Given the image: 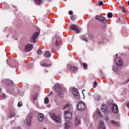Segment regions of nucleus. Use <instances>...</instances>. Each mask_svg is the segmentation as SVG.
Returning a JSON list of instances; mask_svg holds the SVG:
<instances>
[{"label": "nucleus", "instance_id": "1", "mask_svg": "<svg viewBox=\"0 0 129 129\" xmlns=\"http://www.w3.org/2000/svg\"><path fill=\"white\" fill-rule=\"evenodd\" d=\"M86 106H85V103L83 101H80L79 103L77 104V108L78 110H80V111H83V110H85V108Z\"/></svg>", "mask_w": 129, "mask_h": 129}, {"label": "nucleus", "instance_id": "2", "mask_svg": "<svg viewBox=\"0 0 129 129\" xmlns=\"http://www.w3.org/2000/svg\"><path fill=\"white\" fill-rule=\"evenodd\" d=\"M115 63L118 67H122L123 66V61L121 57H117L115 59Z\"/></svg>", "mask_w": 129, "mask_h": 129}, {"label": "nucleus", "instance_id": "3", "mask_svg": "<svg viewBox=\"0 0 129 129\" xmlns=\"http://www.w3.org/2000/svg\"><path fill=\"white\" fill-rule=\"evenodd\" d=\"M72 112L69 111H64V116L67 121H69L72 118Z\"/></svg>", "mask_w": 129, "mask_h": 129}, {"label": "nucleus", "instance_id": "4", "mask_svg": "<svg viewBox=\"0 0 129 129\" xmlns=\"http://www.w3.org/2000/svg\"><path fill=\"white\" fill-rule=\"evenodd\" d=\"M50 116L55 122H61V117L60 116H56L55 114L52 113L50 115Z\"/></svg>", "mask_w": 129, "mask_h": 129}, {"label": "nucleus", "instance_id": "5", "mask_svg": "<svg viewBox=\"0 0 129 129\" xmlns=\"http://www.w3.org/2000/svg\"><path fill=\"white\" fill-rule=\"evenodd\" d=\"M72 91L77 99H80V94L76 88H73Z\"/></svg>", "mask_w": 129, "mask_h": 129}, {"label": "nucleus", "instance_id": "6", "mask_svg": "<svg viewBox=\"0 0 129 129\" xmlns=\"http://www.w3.org/2000/svg\"><path fill=\"white\" fill-rule=\"evenodd\" d=\"M96 20H97L98 21H100V22H102V23H106V19L105 17H101L99 15H97L95 17Z\"/></svg>", "mask_w": 129, "mask_h": 129}, {"label": "nucleus", "instance_id": "7", "mask_svg": "<svg viewBox=\"0 0 129 129\" xmlns=\"http://www.w3.org/2000/svg\"><path fill=\"white\" fill-rule=\"evenodd\" d=\"M38 37V32H35L32 37L30 39V41L31 43H35L36 42V40L37 39V38Z\"/></svg>", "mask_w": 129, "mask_h": 129}, {"label": "nucleus", "instance_id": "8", "mask_svg": "<svg viewBox=\"0 0 129 129\" xmlns=\"http://www.w3.org/2000/svg\"><path fill=\"white\" fill-rule=\"evenodd\" d=\"M33 118V115H29L26 117V122L29 126L31 125V122H32V119Z\"/></svg>", "mask_w": 129, "mask_h": 129}, {"label": "nucleus", "instance_id": "9", "mask_svg": "<svg viewBox=\"0 0 129 129\" xmlns=\"http://www.w3.org/2000/svg\"><path fill=\"white\" fill-rule=\"evenodd\" d=\"M33 49V44H28L25 46V50L26 52H30Z\"/></svg>", "mask_w": 129, "mask_h": 129}, {"label": "nucleus", "instance_id": "10", "mask_svg": "<svg viewBox=\"0 0 129 129\" xmlns=\"http://www.w3.org/2000/svg\"><path fill=\"white\" fill-rule=\"evenodd\" d=\"M71 29L74 31L76 33H79V29L77 27V26L75 24H73L71 25Z\"/></svg>", "mask_w": 129, "mask_h": 129}, {"label": "nucleus", "instance_id": "11", "mask_svg": "<svg viewBox=\"0 0 129 129\" xmlns=\"http://www.w3.org/2000/svg\"><path fill=\"white\" fill-rule=\"evenodd\" d=\"M38 120L40 122H42L45 119V115L43 113H39L38 116Z\"/></svg>", "mask_w": 129, "mask_h": 129}, {"label": "nucleus", "instance_id": "12", "mask_svg": "<svg viewBox=\"0 0 129 129\" xmlns=\"http://www.w3.org/2000/svg\"><path fill=\"white\" fill-rule=\"evenodd\" d=\"M112 111L113 113H118V107L116 104H113L112 106Z\"/></svg>", "mask_w": 129, "mask_h": 129}, {"label": "nucleus", "instance_id": "13", "mask_svg": "<svg viewBox=\"0 0 129 129\" xmlns=\"http://www.w3.org/2000/svg\"><path fill=\"white\" fill-rule=\"evenodd\" d=\"M101 110L103 112H107V111H108V108H107V106H106V105H102L101 106Z\"/></svg>", "mask_w": 129, "mask_h": 129}, {"label": "nucleus", "instance_id": "14", "mask_svg": "<svg viewBox=\"0 0 129 129\" xmlns=\"http://www.w3.org/2000/svg\"><path fill=\"white\" fill-rule=\"evenodd\" d=\"M57 93L59 97H64V93L63 92V90H62V89H58V91H57Z\"/></svg>", "mask_w": 129, "mask_h": 129}, {"label": "nucleus", "instance_id": "15", "mask_svg": "<svg viewBox=\"0 0 129 129\" xmlns=\"http://www.w3.org/2000/svg\"><path fill=\"white\" fill-rule=\"evenodd\" d=\"M98 129H105V125H104L103 121H100L99 124L98 126Z\"/></svg>", "mask_w": 129, "mask_h": 129}, {"label": "nucleus", "instance_id": "16", "mask_svg": "<svg viewBox=\"0 0 129 129\" xmlns=\"http://www.w3.org/2000/svg\"><path fill=\"white\" fill-rule=\"evenodd\" d=\"M68 68L71 71H75V70H77V68L76 67H73L70 64L68 65Z\"/></svg>", "mask_w": 129, "mask_h": 129}, {"label": "nucleus", "instance_id": "17", "mask_svg": "<svg viewBox=\"0 0 129 129\" xmlns=\"http://www.w3.org/2000/svg\"><path fill=\"white\" fill-rule=\"evenodd\" d=\"M81 122L80 121V118L78 117H77L75 120V125L77 126L78 125H80Z\"/></svg>", "mask_w": 129, "mask_h": 129}, {"label": "nucleus", "instance_id": "18", "mask_svg": "<svg viewBox=\"0 0 129 129\" xmlns=\"http://www.w3.org/2000/svg\"><path fill=\"white\" fill-rule=\"evenodd\" d=\"M44 56L46 58H50L51 57V52L49 51H46L44 53Z\"/></svg>", "mask_w": 129, "mask_h": 129}, {"label": "nucleus", "instance_id": "19", "mask_svg": "<svg viewBox=\"0 0 129 129\" xmlns=\"http://www.w3.org/2000/svg\"><path fill=\"white\" fill-rule=\"evenodd\" d=\"M70 125H71V122L70 121L64 123V128L68 129L70 127Z\"/></svg>", "mask_w": 129, "mask_h": 129}, {"label": "nucleus", "instance_id": "20", "mask_svg": "<svg viewBox=\"0 0 129 129\" xmlns=\"http://www.w3.org/2000/svg\"><path fill=\"white\" fill-rule=\"evenodd\" d=\"M16 116V113L15 112H11L9 114V117L12 118Z\"/></svg>", "mask_w": 129, "mask_h": 129}, {"label": "nucleus", "instance_id": "21", "mask_svg": "<svg viewBox=\"0 0 129 129\" xmlns=\"http://www.w3.org/2000/svg\"><path fill=\"white\" fill-rule=\"evenodd\" d=\"M63 109H67L68 110H70V109H71V105H70V104H67L66 106L63 107Z\"/></svg>", "mask_w": 129, "mask_h": 129}, {"label": "nucleus", "instance_id": "22", "mask_svg": "<svg viewBox=\"0 0 129 129\" xmlns=\"http://www.w3.org/2000/svg\"><path fill=\"white\" fill-rule=\"evenodd\" d=\"M111 123H112V124H113V125H116L117 126H119V123H118V122H116L113 120H112L111 121Z\"/></svg>", "mask_w": 129, "mask_h": 129}, {"label": "nucleus", "instance_id": "23", "mask_svg": "<svg viewBox=\"0 0 129 129\" xmlns=\"http://www.w3.org/2000/svg\"><path fill=\"white\" fill-rule=\"evenodd\" d=\"M40 65L43 67H49V66H51L50 64H47L46 63H44V62H43L42 61L40 62Z\"/></svg>", "mask_w": 129, "mask_h": 129}, {"label": "nucleus", "instance_id": "24", "mask_svg": "<svg viewBox=\"0 0 129 129\" xmlns=\"http://www.w3.org/2000/svg\"><path fill=\"white\" fill-rule=\"evenodd\" d=\"M36 5H41L42 4V0H34Z\"/></svg>", "mask_w": 129, "mask_h": 129}, {"label": "nucleus", "instance_id": "25", "mask_svg": "<svg viewBox=\"0 0 129 129\" xmlns=\"http://www.w3.org/2000/svg\"><path fill=\"white\" fill-rule=\"evenodd\" d=\"M100 99H101V98H100V96H99V95H97L95 97V100L97 101H99Z\"/></svg>", "mask_w": 129, "mask_h": 129}, {"label": "nucleus", "instance_id": "26", "mask_svg": "<svg viewBox=\"0 0 129 129\" xmlns=\"http://www.w3.org/2000/svg\"><path fill=\"white\" fill-rule=\"evenodd\" d=\"M44 103L45 104H48L49 103V98L46 97L44 99Z\"/></svg>", "mask_w": 129, "mask_h": 129}, {"label": "nucleus", "instance_id": "27", "mask_svg": "<svg viewBox=\"0 0 129 129\" xmlns=\"http://www.w3.org/2000/svg\"><path fill=\"white\" fill-rule=\"evenodd\" d=\"M37 53L38 55H42L43 54V51H42L41 49H39L37 50Z\"/></svg>", "mask_w": 129, "mask_h": 129}, {"label": "nucleus", "instance_id": "28", "mask_svg": "<svg viewBox=\"0 0 129 129\" xmlns=\"http://www.w3.org/2000/svg\"><path fill=\"white\" fill-rule=\"evenodd\" d=\"M107 16L108 18H112V13H108L107 14Z\"/></svg>", "mask_w": 129, "mask_h": 129}, {"label": "nucleus", "instance_id": "29", "mask_svg": "<svg viewBox=\"0 0 129 129\" xmlns=\"http://www.w3.org/2000/svg\"><path fill=\"white\" fill-rule=\"evenodd\" d=\"M112 70L114 72H116V71H117V69L116 68V67L115 66H113Z\"/></svg>", "mask_w": 129, "mask_h": 129}, {"label": "nucleus", "instance_id": "30", "mask_svg": "<svg viewBox=\"0 0 129 129\" xmlns=\"http://www.w3.org/2000/svg\"><path fill=\"white\" fill-rule=\"evenodd\" d=\"M96 86H97V82L95 81L93 84V87L96 88Z\"/></svg>", "mask_w": 129, "mask_h": 129}, {"label": "nucleus", "instance_id": "31", "mask_svg": "<svg viewBox=\"0 0 129 129\" xmlns=\"http://www.w3.org/2000/svg\"><path fill=\"white\" fill-rule=\"evenodd\" d=\"M23 105V103L22 102H19L18 104V107H21Z\"/></svg>", "mask_w": 129, "mask_h": 129}, {"label": "nucleus", "instance_id": "32", "mask_svg": "<svg viewBox=\"0 0 129 129\" xmlns=\"http://www.w3.org/2000/svg\"><path fill=\"white\" fill-rule=\"evenodd\" d=\"M83 65L84 69H86V68H87V64L86 63H83Z\"/></svg>", "mask_w": 129, "mask_h": 129}, {"label": "nucleus", "instance_id": "33", "mask_svg": "<svg viewBox=\"0 0 129 129\" xmlns=\"http://www.w3.org/2000/svg\"><path fill=\"white\" fill-rule=\"evenodd\" d=\"M96 112H97L98 115H99L100 116V115H101V113L100 112V111H99V110H97Z\"/></svg>", "mask_w": 129, "mask_h": 129}, {"label": "nucleus", "instance_id": "34", "mask_svg": "<svg viewBox=\"0 0 129 129\" xmlns=\"http://www.w3.org/2000/svg\"><path fill=\"white\" fill-rule=\"evenodd\" d=\"M19 95H21L22 96H23V95H24V94H25V93H24V92H23V91H20L19 92Z\"/></svg>", "mask_w": 129, "mask_h": 129}, {"label": "nucleus", "instance_id": "35", "mask_svg": "<svg viewBox=\"0 0 129 129\" xmlns=\"http://www.w3.org/2000/svg\"><path fill=\"white\" fill-rule=\"evenodd\" d=\"M0 97L2 98H6V95L5 94H2V95H0Z\"/></svg>", "mask_w": 129, "mask_h": 129}, {"label": "nucleus", "instance_id": "36", "mask_svg": "<svg viewBox=\"0 0 129 129\" xmlns=\"http://www.w3.org/2000/svg\"><path fill=\"white\" fill-rule=\"evenodd\" d=\"M81 39L82 40H83L84 41H85L86 38L85 37V36H84V35H83L81 37Z\"/></svg>", "mask_w": 129, "mask_h": 129}, {"label": "nucleus", "instance_id": "37", "mask_svg": "<svg viewBox=\"0 0 129 129\" xmlns=\"http://www.w3.org/2000/svg\"><path fill=\"white\" fill-rule=\"evenodd\" d=\"M37 98H38V96L35 95L33 97V100H37Z\"/></svg>", "mask_w": 129, "mask_h": 129}, {"label": "nucleus", "instance_id": "38", "mask_svg": "<svg viewBox=\"0 0 129 129\" xmlns=\"http://www.w3.org/2000/svg\"><path fill=\"white\" fill-rule=\"evenodd\" d=\"M56 46H57V47H59V42H58V40H56L55 42Z\"/></svg>", "mask_w": 129, "mask_h": 129}, {"label": "nucleus", "instance_id": "39", "mask_svg": "<svg viewBox=\"0 0 129 129\" xmlns=\"http://www.w3.org/2000/svg\"><path fill=\"white\" fill-rule=\"evenodd\" d=\"M99 6H102V5H103V2L102 1H100L99 3Z\"/></svg>", "mask_w": 129, "mask_h": 129}, {"label": "nucleus", "instance_id": "40", "mask_svg": "<svg viewBox=\"0 0 129 129\" xmlns=\"http://www.w3.org/2000/svg\"><path fill=\"white\" fill-rule=\"evenodd\" d=\"M86 123H89V119H87V120H85Z\"/></svg>", "mask_w": 129, "mask_h": 129}, {"label": "nucleus", "instance_id": "41", "mask_svg": "<svg viewBox=\"0 0 129 129\" xmlns=\"http://www.w3.org/2000/svg\"><path fill=\"white\" fill-rule=\"evenodd\" d=\"M73 14V12L70 11L69 12V14L71 16V15H72Z\"/></svg>", "mask_w": 129, "mask_h": 129}, {"label": "nucleus", "instance_id": "42", "mask_svg": "<svg viewBox=\"0 0 129 129\" xmlns=\"http://www.w3.org/2000/svg\"><path fill=\"white\" fill-rule=\"evenodd\" d=\"M122 11L123 13H125V10L124 9V8H122Z\"/></svg>", "mask_w": 129, "mask_h": 129}, {"label": "nucleus", "instance_id": "43", "mask_svg": "<svg viewBox=\"0 0 129 129\" xmlns=\"http://www.w3.org/2000/svg\"><path fill=\"white\" fill-rule=\"evenodd\" d=\"M126 106H127V108H129V103L126 104Z\"/></svg>", "mask_w": 129, "mask_h": 129}, {"label": "nucleus", "instance_id": "44", "mask_svg": "<svg viewBox=\"0 0 129 129\" xmlns=\"http://www.w3.org/2000/svg\"><path fill=\"white\" fill-rule=\"evenodd\" d=\"M106 120H109V118H106Z\"/></svg>", "mask_w": 129, "mask_h": 129}, {"label": "nucleus", "instance_id": "45", "mask_svg": "<svg viewBox=\"0 0 129 129\" xmlns=\"http://www.w3.org/2000/svg\"><path fill=\"white\" fill-rule=\"evenodd\" d=\"M83 91H85V90H84L82 91V93H83V94H84L83 93Z\"/></svg>", "mask_w": 129, "mask_h": 129}, {"label": "nucleus", "instance_id": "46", "mask_svg": "<svg viewBox=\"0 0 129 129\" xmlns=\"http://www.w3.org/2000/svg\"><path fill=\"white\" fill-rule=\"evenodd\" d=\"M50 94H53V92H51Z\"/></svg>", "mask_w": 129, "mask_h": 129}, {"label": "nucleus", "instance_id": "47", "mask_svg": "<svg viewBox=\"0 0 129 129\" xmlns=\"http://www.w3.org/2000/svg\"><path fill=\"white\" fill-rule=\"evenodd\" d=\"M48 107H51V106L48 105Z\"/></svg>", "mask_w": 129, "mask_h": 129}, {"label": "nucleus", "instance_id": "48", "mask_svg": "<svg viewBox=\"0 0 129 129\" xmlns=\"http://www.w3.org/2000/svg\"><path fill=\"white\" fill-rule=\"evenodd\" d=\"M58 84H57V85H55V87H57V86H58Z\"/></svg>", "mask_w": 129, "mask_h": 129}, {"label": "nucleus", "instance_id": "49", "mask_svg": "<svg viewBox=\"0 0 129 129\" xmlns=\"http://www.w3.org/2000/svg\"><path fill=\"white\" fill-rule=\"evenodd\" d=\"M116 57H117V54H116Z\"/></svg>", "mask_w": 129, "mask_h": 129}, {"label": "nucleus", "instance_id": "50", "mask_svg": "<svg viewBox=\"0 0 129 129\" xmlns=\"http://www.w3.org/2000/svg\"><path fill=\"white\" fill-rule=\"evenodd\" d=\"M128 6H129V1H128Z\"/></svg>", "mask_w": 129, "mask_h": 129}, {"label": "nucleus", "instance_id": "51", "mask_svg": "<svg viewBox=\"0 0 129 129\" xmlns=\"http://www.w3.org/2000/svg\"><path fill=\"white\" fill-rule=\"evenodd\" d=\"M55 90H56V91H57V89H55Z\"/></svg>", "mask_w": 129, "mask_h": 129}]
</instances>
